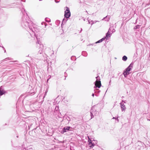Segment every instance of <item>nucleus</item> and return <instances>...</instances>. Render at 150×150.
<instances>
[{
  "instance_id": "nucleus-1",
  "label": "nucleus",
  "mask_w": 150,
  "mask_h": 150,
  "mask_svg": "<svg viewBox=\"0 0 150 150\" xmlns=\"http://www.w3.org/2000/svg\"><path fill=\"white\" fill-rule=\"evenodd\" d=\"M88 145L90 147L92 148L97 143V142L93 138H90L89 137H88Z\"/></svg>"
},
{
  "instance_id": "nucleus-2",
  "label": "nucleus",
  "mask_w": 150,
  "mask_h": 150,
  "mask_svg": "<svg viewBox=\"0 0 150 150\" xmlns=\"http://www.w3.org/2000/svg\"><path fill=\"white\" fill-rule=\"evenodd\" d=\"M132 67V65L130 64L129 66L124 71L123 74L125 77H126L127 75L130 74L129 72L131 70Z\"/></svg>"
},
{
  "instance_id": "nucleus-3",
  "label": "nucleus",
  "mask_w": 150,
  "mask_h": 150,
  "mask_svg": "<svg viewBox=\"0 0 150 150\" xmlns=\"http://www.w3.org/2000/svg\"><path fill=\"white\" fill-rule=\"evenodd\" d=\"M66 11H65L64 16L67 18H69L71 15V13L69 10V8L67 7Z\"/></svg>"
},
{
  "instance_id": "nucleus-4",
  "label": "nucleus",
  "mask_w": 150,
  "mask_h": 150,
  "mask_svg": "<svg viewBox=\"0 0 150 150\" xmlns=\"http://www.w3.org/2000/svg\"><path fill=\"white\" fill-rule=\"evenodd\" d=\"M125 102L122 101L120 103L121 110L122 111H125L126 109L125 105Z\"/></svg>"
},
{
  "instance_id": "nucleus-5",
  "label": "nucleus",
  "mask_w": 150,
  "mask_h": 150,
  "mask_svg": "<svg viewBox=\"0 0 150 150\" xmlns=\"http://www.w3.org/2000/svg\"><path fill=\"white\" fill-rule=\"evenodd\" d=\"M95 85L96 87L100 88L101 86V83L100 81L96 80V81Z\"/></svg>"
},
{
  "instance_id": "nucleus-6",
  "label": "nucleus",
  "mask_w": 150,
  "mask_h": 150,
  "mask_svg": "<svg viewBox=\"0 0 150 150\" xmlns=\"http://www.w3.org/2000/svg\"><path fill=\"white\" fill-rule=\"evenodd\" d=\"M70 128L69 127H64L63 129L62 132L63 133L66 132L68 131Z\"/></svg>"
},
{
  "instance_id": "nucleus-7",
  "label": "nucleus",
  "mask_w": 150,
  "mask_h": 150,
  "mask_svg": "<svg viewBox=\"0 0 150 150\" xmlns=\"http://www.w3.org/2000/svg\"><path fill=\"white\" fill-rule=\"evenodd\" d=\"M5 92L4 89L1 87H0V96L4 94Z\"/></svg>"
},
{
  "instance_id": "nucleus-8",
  "label": "nucleus",
  "mask_w": 150,
  "mask_h": 150,
  "mask_svg": "<svg viewBox=\"0 0 150 150\" xmlns=\"http://www.w3.org/2000/svg\"><path fill=\"white\" fill-rule=\"evenodd\" d=\"M110 17L109 16H107L106 17L104 18L102 20H105V21H108L109 19H110Z\"/></svg>"
},
{
  "instance_id": "nucleus-9",
  "label": "nucleus",
  "mask_w": 150,
  "mask_h": 150,
  "mask_svg": "<svg viewBox=\"0 0 150 150\" xmlns=\"http://www.w3.org/2000/svg\"><path fill=\"white\" fill-rule=\"evenodd\" d=\"M105 38H103L102 39H101L99 40H98V41L96 42V43H98L100 42H102L104 40H105Z\"/></svg>"
},
{
  "instance_id": "nucleus-10",
  "label": "nucleus",
  "mask_w": 150,
  "mask_h": 150,
  "mask_svg": "<svg viewBox=\"0 0 150 150\" xmlns=\"http://www.w3.org/2000/svg\"><path fill=\"white\" fill-rule=\"evenodd\" d=\"M122 59L123 61H126L127 59V57L125 56H124L122 57Z\"/></svg>"
},
{
  "instance_id": "nucleus-11",
  "label": "nucleus",
  "mask_w": 150,
  "mask_h": 150,
  "mask_svg": "<svg viewBox=\"0 0 150 150\" xmlns=\"http://www.w3.org/2000/svg\"><path fill=\"white\" fill-rule=\"evenodd\" d=\"M62 101H64V103H66L68 101V100L65 98V97H64L63 99H62Z\"/></svg>"
},
{
  "instance_id": "nucleus-12",
  "label": "nucleus",
  "mask_w": 150,
  "mask_h": 150,
  "mask_svg": "<svg viewBox=\"0 0 150 150\" xmlns=\"http://www.w3.org/2000/svg\"><path fill=\"white\" fill-rule=\"evenodd\" d=\"M88 22H89V23H90V24H93L94 22H93L92 21H91L90 20H88Z\"/></svg>"
},
{
  "instance_id": "nucleus-13",
  "label": "nucleus",
  "mask_w": 150,
  "mask_h": 150,
  "mask_svg": "<svg viewBox=\"0 0 150 150\" xmlns=\"http://www.w3.org/2000/svg\"><path fill=\"white\" fill-rule=\"evenodd\" d=\"M108 35H108V33L106 35V37H108Z\"/></svg>"
},
{
  "instance_id": "nucleus-14",
  "label": "nucleus",
  "mask_w": 150,
  "mask_h": 150,
  "mask_svg": "<svg viewBox=\"0 0 150 150\" xmlns=\"http://www.w3.org/2000/svg\"><path fill=\"white\" fill-rule=\"evenodd\" d=\"M139 26H136V28H138V27Z\"/></svg>"
},
{
  "instance_id": "nucleus-15",
  "label": "nucleus",
  "mask_w": 150,
  "mask_h": 150,
  "mask_svg": "<svg viewBox=\"0 0 150 150\" xmlns=\"http://www.w3.org/2000/svg\"><path fill=\"white\" fill-rule=\"evenodd\" d=\"M113 119H116V118L114 117H113V118H112Z\"/></svg>"
},
{
  "instance_id": "nucleus-16",
  "label": "nucleus",
  "mask_w": 150,
  "mask_h": 150,
  "mask_svg": "<svg viewBox=\"0 0 150 150\" xmlns=\"http://www.w3.org/2000/svg\"><path fill=\"white\" fill-rule=\"evenodd\" d=\"M92 96H93V97L94 96V95L93 94L92 95Z\"/></svg>"
},
{
  "instance_id": "nucleus-17",
  "label": "nucleus",
  "mask_w": 150,
  "mask_h": 150,
  "mask_svg": "<svg viewBox=\"0 0 150 150\" xmlns=\"http://www.w3.org/2000/svg\"><path fill=\"white\" fill-rule=\"evenodd\" d=\"M55 1L56 2H59V1L57 2V1H56V0H55Z\"/></svg>"
},
{
  "instance_id": "nucleus-18",
  "label": "nucleus",
  "mask_w": 150,
  "mask_h": 150,
  "mask_svg": "<svg viewBox=\"0 0 150 150\" xmlns=\"http://www.w3.org/2000/svg\"><path fill=\"white\" fill-rule=\"evenodd\" d=\"M6 50H5V51H4V52H6Z\"/></svg>"
}]
</instances>
